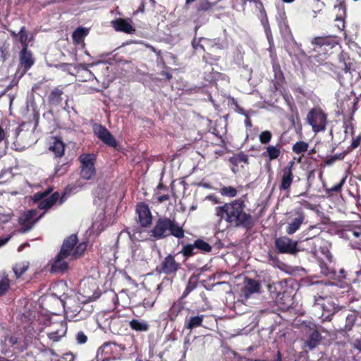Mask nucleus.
<instances>
[{"label":"nucleus","mask_w":361,"mask_h":361,"mask_svg":"<svg viewBox=\"0 0 361 361\" xmlns=\"http://www.w3.org/2000/svg\"><path fill=\"white\" fill-rule=\"evenodd\" d=\"M244 200L239 198L215 208V214L220 221L224 220L230 226L250 230L255 221L250 213L245 211Z\"/></svg>","instance_id":"f257e3e1"},{"label":"nucleus","mask_w":361,"mask_h":361,"mask_svg":"<svg viewBox=\"0 0 361 361\" xmlns=\"http://www.w3.org/2000/svg\"><path fill=\"white\" fill-rule=\"evenodd\" d=\"M78 238L76 234H72L64 239L61 250L56 256L51 264V272L54 274H63L69 267L66 260L69 257L71 259H76L83 255L86 248V243L77 245Z\"/></svg>","instance_id":"f03ea898"},{"label":"nucleus","mask_w":361,"mask_h":361,"mask_svg":"<svg viewBox=\"0 0 361 361\" xmlns=\"http://www.w3.org/2000/svg\"><path fill=\"white\" fill-rule=\"evenodd\" d=\"M326 71L329 74H334L341 85L344 83L343 73L352 75L353 72L357 70L356 61L351 59L348 53L341 51L338 57V63L334 65L330 62H325L321 68H317L318 73L322 70Z\"/></svg>","instance_id":"7ed1b4c3"},{"label":"nucleus","mask_w":361,"mask_h":361,"mask_svg":"<svg viewBox=\"0 0 361 361\" xmlns=\"http://www.w3.org/2000/svg\"><path fill=\"white\" fill-rule=\"evenodd\" d=\"M180 269V264L176 262L175 255L169 254L157 267L156 271L159 274H164L166 276L162 281L158 285L157 290L159 293L164 288H170L173 283V278L177 274L178 271Z\"/></svg>","instance_id":"20e7f679"},{"label":"nucleus","mask_w":361,"mask_h":361,"mask_svg":"<svg viewBox=\"0 0 361 361\" xmlns=\"http://www.w3.org/2000/svg\"><path fill=\"white\" fill-rule=\"evenodd\" d=\"M126 347L114 342H106L97 350V361H110L120 360L123 357Z\"/></svg>","instance_id":"39448f33"},{"label":"nucleus","mask_w":361,"mask_h":361,"mask_svg":"<svg viewBox=\"0 0 361 361\" xmlns=\"http://www.w3.org/2000/svg\"><path fill=\"white\" fill-rule=\"evenodd\" d=\"M306 120L314 133L324 132L328 124V114L321 107L316 106L308 112Z\"/></svg>","instance_id":"423d86ee"},{"label":"nucleus","mask_w":361,"mask_h":361,"mask_svg":"<svg viewBox=\"0 0 361 361\" xmlns=\"http://www.w3.org/2000/svg\"><path fill=\"white\" fill-rule=\"evenodd\" d=\"M78 160L80 163V176L86 180H92L96 176L97 157L94 154H82Z\"/></svg>","instance_id":"0eeeda50"},{"label":"nucleus","mask_w":361,"mask_h":361,"mask_svg":"<svg viewBox=\"0 0 361 361\" xmlns=\"http://www.w3.org/2000/svg\"><path fill=\"white\" fill-rule=\"evenodd\" d=\"M317 262L320 267L321 273L324 276L334 275L336 271L330 266L333 262V255L327 247H321L317 251Z\"/></svg>","instance_id":"6e6552de"},{"label":"nucleus","mask_w":361,"mask_h":361,"mask_svg":"<svg viewBox=\"0 0 361 361\" xmlns=\"http://www.w3.org/2000/svg\"><path fill=\"white\" fill-rule=\"evenodd\" d=\"M213 4L208 0H200L195 5V11L192 14V18L196 23L195 30H197L200 27L205 23L208 19L207 13L212 10Z\"/></svg>","instance_id":"1a4fd4ad"},{"label":"nucleus","mask_w":361,"mask_h":361,"mask_svg":"<svg viewBox=\"0 0 361 361\" xmlns=\"http://www.w3.org/2000/svg\"><path fill=\"white\" fill-rule=\"evenodd\" d=\"M304 331L307 337L305 342V346L312 350L318 346L322 339L315 324L312 322L304 323Z\"/></svg>","instance_id":"9d476101"},{"label":"nucleus","mask_w":361,"mask_h":361,"mask_svg":"<svg viewBox=\"0 0 361 361\" xmlns=\"http://www.w3.org/2000/svg\"><path fill=\"white\" fill-rule=\"evenodd\" d=\"M274 245L279 253L295 255L299 252L298 242L292 240L287 236H280L276 238L274 241Z\"/></svg>","instance_id":"9b49d317"},{"label":"nucleus","mask_w":361,"mask_h":361,"mask_svg":"<svg viewBox=\"0 0 361 361\" xmlns=\"http://www.w3.org/2000/svg\"><path fill=\"white\" fill-rule=\"evenodd\" d=\"M135 212L137 214L138 223L142 228H148L152 222V215L147 204L141 202L135 207Z\"/></svg>","instance_id":"f8f14e48"},{"label":"nucleus","mask_w":361,"mask_h":361,"mask_svg":"<svg viewBox=\"0 0 361 361\" xmlns=\"http://www.w3.org/2000/svg\"><path fill=\"white\" fill-rule=\"evenodd\" d=\"M290 214L294 217L288 223L286 231L288 235H292L295 233L304 223L305 214L302 207H295Z\"/></svg>","instance_id":"ddd939ff"},{"label":"nucleus","mask_w":361,"mask_h":361,"mask_svg":"<svg viewBox=\"0 0 361 361\" xmlns=\"http://www.w3.org/2000/svg\"><path fill=\"white\" fill-rule=\"evenodd\" d=\"M37 214V209H32L25 211L19 216L18 221L20 226V233H25L32 229L36 224L35 217Z\"/></svg>","instance_id":"4468645a"},{"label":"nucleus","mask_w":361,"mask_h":361,"mask_svg":"<svg viewBox=\"0 0 361 361\" xmlns=\"http://www.w3.org/2000/svg\"><path fill=\"white\" fill-rule=\"evenodd\" d=\"M92 130L94 135L104 144L112 147H117L118 142L116 138L105 126L94 123L92 126Z\"/></svg>","instance_id":"2eb2a0df"},{"label":"nucleus","mask_w":361,"mask_h":361,"mask_svg":"<svg viewBox=\"0 0 361 361\" xmlns=\"http://www.w3.org/2000/svg\"><path fill=\"white\" fill-rule=\"evenodd\" d=\"M293 162L290 161L286 166L282 169V174L281 176V181L279 184V190L281 191H286L290 192V186L293 182Z\"/></svg>","instance_id":"dca6fc26"},{"label":"nucleus","mask_w":361,"mask_h":361,"mask_svg":"<svg viewBox=\"0 0 361 361\" xmlns=\"http://www.w3.org/2000/svg\"><path fill=\"white\" fill-rule=\"evenodd\" d=\"M149 234L153 240H162L167 238L166 218H158L152 228L149 231Z\"/></svg>","instance_id":"f3484780"},{"label":"nucleus","mask_w":361,"mask_h":361,"mask_svg":"<svg viewBox=\"0 0 361 361\" xmlns=\"http://www.w3.org/2000/svg\"><path fill=\"white\" fill-rule=\"evenodd\" d=\"M311 43L315 48L324 47L327 50L338 45V39L337 37L332 35L315 37L311 40Z\"/></svg>","instance_id":"a211bd4d"},{"label":"nucleus","mask_w":361,"mask_h":361,"mask_svg":"<svg viewBox=\"0 0 361 361\" xmlns=\"http://www.w3.org/2000/svg\"><path fill=\"white\" fill-rule=\"evenodd\" d=\"M166 218L167 238L172 235L178 239H181L184 237L185 231L182 226L180 225L175 219H171L169 217Z\"/></svg>","instance_id":"6ab92c4d"},{"label":"nucleus","mask_w":361,"mask_h":361,"mask_svg":"<svg viewBox=\"0 0 361 361\" xmlns=\"http://www.w3.org/2000/svg\"><path fill=\"white\" fill-rule=\"evenodd\" d=\"M19 62L24 73L28 71L34 65L35 58L33 57L32 52L28 48L21 49L19 52Z\"/></svg>","instance_id":"aec40b11"},{"label":"nucleus","mask_w":361,"mask_h":361,"mask_svg":"<svg viewBox=\"0 0 361 361\" xmlns=\"http://www.w3.org/2000/svg\"><path fill=\"white\" fill-rule=\"evenodd\" d=\"M262 156L272 161L277 159L283 154V143L279 141L276 145H268L264 147Z\"/></svg>","instance_id":"412c9836"},{"label":"nucleus","mask_w":361,"mask_h":361,"mask_svg":"<svg viewBox=\"0 0 361 361\" xmlns=\"http://www.w3.org/2000/svg\"><path fill=\"white\" fill-rule=\"evenodd\" d=\"M261 288V283L253 279L246 277L244 281V286L242 292L245 298H248L251 295L259 293Z\"/></svg>","instance_id":"4be33fe9"},{"label":"nucleus","mask_w":361,"mask_h":361,"mask_svg":"<svg viewBox=\"0 0 361 361\" xmlns=\"http://www.w3.org/2000/svg\"><path fill=\"white\" fill-rule=\"evenodd\" d=\"M63 94V86L59 85L52 89L48 95V103L50 106H58L61 104Z\"/></svg>","instance_id":"5701e85b"},{"label":"nucleus","mask_w":361,"mask_h":361,"mask_svg":"<svg viewBox=\"0 0 361 361\" xmlns=\"http://www.w3.org/2000/svg\"><path fill=\"white\" fill-rule=\"evenodd\" d=\"M127 322L121 319L119 317L111 318L109 326L114 334L122 335L126 331Z\"/></svg>","instance_id":"b1692460"},{"label":"nucleus","mask_w":361,"mask_h":361,"mask_svg":"<svg viewBox=\"0 0 361 361\" xmlns=\"http://www.w3.org/2000/svg\"><path fill=\"white\" fill-rule=\"evenodd\" d=\"M111 25L116 31L123 32L126 34H130L135 30L130 23L126 19L121 18L112 20Z\"/></svg>","instance_id":"393cba45"},{"label":"nucleus","mask_w":361,"mask_h":361,"mask_svg":"<svg viewBox=\"0 0 361 361\" xmlns=\"http://www.w3.org/2000/svg\"><path fill=\"white\" fill-rule=\"evenodd\" d=\"M66 333V326L62 323H57L56 328L47 333L49 338L54 342L59 341Z\"/></svg>","instance_id":"a878e982"},{"label":"nucleus","mask_w":361,"mask_h":361,"mask_svg":"<svg viewBox=\"0 0 361 361\" xmlns=\"http://www.w3.org/2000/svg\"><path fill=\"white\" fill-rule=\"evenodd\" d=\"M259 19L261 21L264 32L268 40L270 48L274 46V38L271 33V27L269 23V19L267 15V12L262 14H259Z\"/></svg>","instance_id":"bb28decb"},{"label":"nucleus","mask_w":361,"mask_h":361,"mask_svg":"<svg viewBox=\"0 0 361 361\" xmlns=\"http://www.w3.org/2000/svg\"><path fill=\"white\" fill-rule=\"evenodd\" d=\"M130 328L136 332H147L149 331L150 325L148 322L144 319H133L129 321Z\"/></svg>","instance_id":"cd10ccee"},{"label":"nucleus","mask_w":361,"mask_h":361,"mask_svg":"<svg viewBox=\"0 0 361 361\" xmlns=\"http://www.w3.org/2000/svg\"><path fill=\"white\" fill-rule=\"evenodd\" d=\"M60 195L59 192H55L52 193L49 197H44L39 203L38 204V208L39 209L47 210L51 208L56 202L59 199Z\"/></svg>","instance_id":"c85d7f7f"},{"label":"nucleus","mask_w":361,"mask_h":361,"mask_svg":"<svg viewBox=\"0 0 361 361\" xmlns=\"http://www.w3.org/2000/svg\"><path fill=\"white\" fill-rule=\"evenodd\" d=\"M204 315H195L187 317L184 323V328L189 330H192L197 327L202 325Z\"/></svg>","instance_id":"c756f323"},{"label":"nucleus","mask_w":361,"mask_h":361,"mask_svg":"<svg viewBox=\"0 0 361 361\" xmlns=\"http://www.w3.org/2000/svg\"><path fill=\"white\" fill-rule=\"evenodd\" d=\"M33 39L32 35L29 37L27 29L25 26L21 27L18 32V40L21 44L22 49L28 48L29 42Z\"/></svg>","instance_id":"7c9ffc66"},{"label":"nucleus","mask_w":361,"mask_h":361,"mask_svg":"<svg viewBox=\"0 0 361 361\" xmlns=\"http://www.w3.org/2000/svg\"><path fill=\"white\" fill-rule=\"evenodd\" d=\"M229 162L233 166L232 171L235 172V167H238L241 163L248 164V157L244 152H240L229 158Z\"/></svg>","instance_id":"2f4dec72"},{"label":"nucleus","mask_w":361,"mask_h":361,"mask_svg":"<svg viewBox=\"0 0 361 361\" xmlns=\"http://www.w3.org/2000/svg\"><path fill=\"white\" fill-rule=\"evenodd\" d=\"M89 34V29L86 27H78L72 35L73 41L75 44H79L83 42L85 37Z\"/></svg>","instance_id":"473e14b6"},{"label":"nucleus","mask_w":361,"mask_h":361,"mask_svg":"<svg viewBox=\"0 0 361 361\" xmlns=\"http://www.w3.org/2000/svg\"><path fill=\"white\" fill-rule=\"evenodd\" d=\"M184 310L183 305L180 302H174L168 312L170 321H175L179 314Z\"/></svg>","instance_id":"72a5a7b5"},{"label":"nucleus","mask_w":361,"mask_h":361,"mask_svg":"<svg viewBox=\"0 0 361 361\" xmlns=\"http://www.w3.org/2000/svg\"><path fill=\"white\" fill-rule=\"evenodd\" d=\"M200 41H203L206 46V49H207L209 51H214L215 50H222L223 45L216 39H209L205 37H200Z\"/></svg>","instance_id":"f704fd0d"},{"label":"nucleus","mask_w":361,"mask_h":361,"mask_svg":"<svg viewBox=\"0 0 361 361\" xmlns=\"http://www.w3.org/2000/svg\"><path fill=\"white\" fill-rule=\"evenodd\" d=\"M49 149L53 152L56 157H61L64 154L65 145L59 139H55Z\"/></svg>","instance_id":"c9c22d12"},{"label":"nucleus","mask_w":361,"mask_h":361,"mask_svg":"<svg viewBox=\"0 0 361 361\" xmlns=\"http://www.w3.org/2000/svg\"><path fill=\"white\" fill-rule=\"evenodd\" d=\"M198 285V279L196 276L192 275L188 280V284L182 294L181 299L186 298Z\"/></svg>","instance_id":"e433bc0d"},{"label":"nucleus","mask_w":361,"mask_h":361,"mask_svg":"<svg viewBox=\"0 0 361 361\" xmlns=\"http://www.w3.org/2000/svg\"><path fill=\"white\" fill-rule=\"evenodd\" d=\"M56 355L51 349H45L39 352L35 359L36 361H54V357H56Z\"/></svg>","instance_id":"4c0bfd02"},{"label":"nucleus","mask_w":361,"mask_h":361,"mask_svg":"<svg viewBox=\"0 0 361 361\" xmlns=\"http://www.w3.org/2000/svg\"><path fill=\"white\" fill-rule=\"evenodd\" d=\"M350 241L353 247L360 249L361 246V228H355L351 231Z\"/></svg>","instance_id":"58836bf2"},{"label":"nucleus","mask_w":361,"mask_h":361,"mask_svg":"<svg viewBox=\"0 0 361 361\" xmlns=\"http://www.w3.org/2000/svg\"><path fill=\"white\" fill-rule=\"evenodd\" d=\"M195 249L199 250L202 253H209L212 251V247L202 239L198 238L194 241Z\"/></svg>","instance_id":"ea45409f"},{"label":"nucleus","mask_w":361,"mask_h":361,"mask_svg":"<svg viewBox=\"0 0 361 361\" xmlns=\"http://www.w3.org/2000/svg\"><path fill=\"white\" fill-rule=\"evenodd\" d=\"M149 357L147 358L145 356L140 355L136 361H161L162 356L160 354H157L154 352V349L149 348L148 352Z\"/></svg>","instance_id":"a19ab883"},{"label":"nucleus","mask_w":361,"mask_h":361,"mask_svg":"<svg viewBox=\"0 0 361 361\" xmlns=\"http://www.w3.org/2000/svg\"><path fill=\"white\" fill-rule=\"evenodd\" d=\"M309 145L305 141H298L292 147L294 153L300 154L307 151Z\"/></svg>","instance_id":"79ce46f5"},{"label":"nucleus","mask_w":361,"mask_h":361,"mask_svg":"<svg viewBox=\"0 0 361 361\" xmlns=\"http://www.w3.org/2000/svg\"><path fill=\"white\" fill-rule=\"evenodd\" d=\"M213 52L214 51H206L202 56V60L210 66L216 63L220 59V56L214 54Z\"/></svg>","instance_id":"37998d69"},{"label":"nucleus","mask_w":361,"mask_h":361,"mask_svg":"<svg viewBox=\"0 0 361 361\" xmlns=\"http://www.w3.org/2000/svg\"><path fill=\"white\" fill-rule=\"evenodd\" d=\"M222 196L234 197L237 195V190L233 186H223L219 190Z\"/></svg>","instance_id":"c03bdc74"},{"label":"nucleus","mask_w":361,"mask_h":361,"mask_svg":"<svg viewBox=\"0 0 361 361\" xmlns=\"http://www.w3.org/2000/svg\"><path fill=\"white\" fill-rule=\"evenodd\" d=\"M272 68L276 80L285 81L283 73L281 68L280 64L277 61L272 63Z\"/></svg>","instance_id":"a18cd8bd"},{"label":"nucleus","mask_w":361,"mask_h":361,"mask_svg":"<svg viewBox=\"0 0 361 361\" xmlns=\"http://www.w3.org/2000/svg\"><path fill=\"white\" fill-rule=\"evenodd\" d=\"M195 247L194 246V243L192 244H187L183 245L182 247L181 251L180 252L183 256L185 258H189L195 254L197 252L195 251Z\"/></svg>","instance_id":"49530a36"},{"label":"nucleus","mask_w":361,"mask_h":361,"mask_svg":"<svg viewBox=\"0 0 361 361\" xmlns=\"http://www.w3.org/2000/svg\"><path fill=\"white\" fill-rule=\"evenodd\" d=\"M272 133L269 130L262 131L259 135V140L262 145H269L272 139Z\"/></svg>","instance_id":"de8ad7c7"},{"label":"nucleus","mask_w":361,"mask_h":361,"mask_svg":"<svg viewBox=\"0 0 361 361\" xmlns=\"http://www.w3.org/2000/svg\"><path fill=\"white\" fill-rule=\"evenodd\" d=\"M52 191V188H49L44 192H38L32 196V200L34 202H41L44 197H47Z\"/></svg>","instance_id":"09e8293b"},{"label":"nucleus","mask_w":361,"mask_h":361,"mask_svg":"<svg viewBox=\"0 0 361 361\" xmlns=\"http://www.w3.org/2000/svg\"><path fill=\"white\" fill-rule=\"evenodd\" d=\"M243 6L246 5L247 1L253 2L255 4V8L259 11V14L266 13V10L261 0H240Z\"/></svg>","instance_id":"8fccbe9b"},{"label":"nucleus","mask_w":361,"mask_h":361,"mask_svg":"<svg viewBox=\"0 0 361 361\" xmlns=\"http://www.w3.org/2000/svg\"><path fill=\"white\" fill-rule=\"evenodd\" d=\"M10 288V280L7 276H4L0 280V296L4 295Z\"/></svg>","instance_id":"3c124183"},{"label":"nucleus","mask_w":361,"mask_h":361,"mask_svg":"<svg viewBox=\"0 0 361 361\" xmlns=\"http://www.w3.org/2000/svg\"><path fill=\"white\" fill-rule=\"evenodd\" d=\"M346 155V152H343L333 156L327 157L324 160L326 165H332L337 160H343Z\"/></svg>","instance_id":"603ef678"},{"label":"nucleus","mask_w":361,"mask_h":361,"mask_svg":"<svg viewBox=\"0 0 361 361\" xmlns=\"http://www.w3.org/2000/svg\"><path fill=\"white\" fill-rule=\"evenodd\" d=\"M280 30L283 36L286 38H293L291 30L286 22L280 25Z\"/></svg>","instance_id":"864d4df0"},{"label":"nucleus","mask_w":361,"mask_h":361,"mask_svg":"<svg viewBox=\"0 0 361 361\" xmlns=\"http://www.w3.org/2000/svg\"><path fill=\"white\" fill-rule=\"evenodd\" d=\"M191 44H192V48L195 51H202L204 52L206 51V46H205L204 43L203 42V41H200V37L198 39H197L196 37H194L191 42Z\"/></svg>","instance_id":"5fc2aeb1"},{"label":"nucleus","mask_w":361,"mask_h":361,"mask_svg":"<svg viewBox=\"0 0 361 361\" xmlns=\"http://www.w3.org/2000/svg\"><path fill=\"white\" fill-rule=\"evenodd\" d=\"M357 316L355 314H348L345 319V330L350 331L355 324Z\"/></svg>","instance_id":"6e6d98bb"},{"label":"nucleus","mask_w":361,"mask_h":361,"mask_svg":"<svg viewBox=\"0 0 361 361\" xmlns=\"http://www.w3.org/2000/svg\"><path fill=\"white\" fill-rule=\"evenodd\" d=\"M27 265L24 264H16L13 269L16 278L20 277L27 270Z\"/></svg>","instance_id":"4d7b16f0"},{"label":"nucleus","mask_w":361,"mask_h":361,"mask_svg":"<svg viewBox=\"0 0 361 361\" xmlns=\"http://www.w3.org/2000/svg\"><path fill=\"white\" fill-rule=\"evenodd\" d=\"M285 81L276 80L273 83V90H271L274 96H276V93L279 92V94H283V91L285 90L283 87V83Z\"/></svg>","instance_id":"13d9d810"},{"label":"nucleus","mask_w":361,"mask_h":361,"mask_svg":"<svg viewBox=\"0 0 361 361\" xmlns=\"http://www.w3.org/2000/svg\"><path fill=\"white\" fill-rule=\"evenodd\" d=\"M75 340L78 344L81 345L86 343L88 338L82 331H80L75 334Z\"/></svg>","instance_id":"bf43d9fd"},{"label":"nucleus","mask_w":361,"mask_h":361,"mask_svg":"<svg viewBox=\"0 0 361 361\" xmlns=\"http://www.w3.org/2000/svg\"><path fill=\"white\" fill-rule=\"evenodd\" d=\"M345 181V179H342L341 181L336 185H334L331 188H329L327 190V193L329 195H331V192H338L341 190L342 186L343 185V183Z\"/></svg>","instance_id":"052dcab7"},{"label":"nucleus","mask_w":361,"mask_h":361,"mask_svg":"<svg viewBox=\"0 0 361 361\" xmlns=\"http://www.w3.org/2000/svg\"><path fill=\"white\" fill-rule=\"evenodd\" d=\"M298 203L305 207V209H310V210H314L315 209V205L311 204L310 202H309L307 200H300L298 202Z\"/></svg>","instance_id":"680f3d73"},{"label":"nucleus","mask_w":361,"mask_h":361,"mask_svg":"<svg viewBox=\"0 0 361 361\" xmlns=\"http://www.w3.org/2000/svg\"><path fill=\"white\" fill-rule=\"evenodd\" d=\"M360 142H361L360 136L357 137L355 139H353V142L351 143V145H350L351 148L352 149L357 148L360 145Z\"/></svg>","instance_id":"e2e57ef3"},{"label":"nucleus","mask_w":361,"mask_h":361,"mask_svg":"<svg viewBox=\"0 0 361 361\" xmlns=\"http://www.w3.org/2000/svg\"><path fill=\"white\" fill-rule=\"evenodd\" d=\"M169 200V195H162L161 196H159L158 198H157V202L159 203H162L166 200Z\"/></svg>","instance_id":"0e129e2a"},{"label":"nucleus","mask_w":361,"mask_h":361,"mask_svg":"<svg viewBox=\"0 0 361 361\" xmlns=\"http://www.w3.org/2000/svg\"><path fill=\"white\" fill-rule=\"evenodd\" d=\"M245 125L247 128H252V121L250 119V118L249 117L248 115H246L245 116Z\"/></svg>","instance_id":"69168bd1"},{"label":"nucleus","mask_w":361,"mask_h":361,"mask_svg":"<svg viewBox=\"0 0 361 361\" xmlns=\"http://www.w3.org/2000/svg\"><path fill=\"white\" fill-rule=\"evenodd\" d=\"M161 75L164 76L168 80H170L172 78V75L165 71H161Z\"/></svg>","instance_id":"338daca9"},{"label":"nucleus","mask_w":361,"mask_h":361,"mask_svg":"<svg viewBox=\"0 0 361 361\" xmlns=\"http://www.w3.org/2000/svg\"><path fill=\"white\" fill-rule=\"evenodd\" d=\"M65 359L68 360V361H73L74 360V355L73 353H66L65 354Z\"/></svg>","instance_id":"774afa93"}]
</instances>
